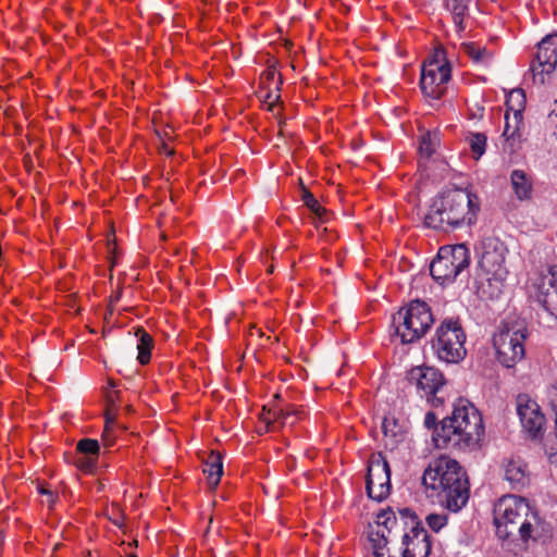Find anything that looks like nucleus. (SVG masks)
Here are the masks:
<instances>
[{"label": "nucleus", "mask_w": 557, "mask_h": 557, "mask_svg": "<svg viewBox=\"0 0 557 557\" xmlns=\"http://www.w3.org/2000/svg\"><path fill=\"white\" fill-rule=\"evenodd\" d=\"M422 484L428 498L458 512L469 500V481L459 462L447 456L433 459L425 468Z\"/></svg>", "instance_id": "f257e3e1"}, {"label": "nucleus", "mask_w": 557, "mask_h": 557, "mask_svg": "<svg viewBox=\"0 0 557 557\" xmlns=\"http://www.w3.org/2000/svg\"><path fill=\"white\" fill-rule=\"evenodd\" d=\"M479 197L468 189H448L433 198L424 216L428 227L448 231L475 223L480 211Z\"/></svg>", "instance_id": "f03ea898"}, {"label": "nucleus", "mask_w": 557, "mask_h": 557, "mask_svg": "<svg viewBox=\"0 0 557 557\" xmlns=\"http://www.w3.org/2000/svg\"><path fill=\"white\" fill-rule=\"evenodd\" d=\"M494 523L499 539L518 535L523 543L536 541L544 531L537 511L525 498L516 495L498 499L494 507Z\"/></svg>", "instance_id": "7ed1b4c3"}, {"label": "nucleus", "mask_w": 557, "mask_h": 557, "mask_svg": "<svg viewBox=\"0 0 557 557\" xmlns=\"http://www.w3.org/2000/svg\"><path fill=\"white\" fill-rule=\"evenodd\" d=\"M483 431V420L478 409L468 400L459 399L451 416L435 428L432 440L440 449H465L479 442Z\"/></svg>", "instance_id": "20e7f679"}, {"label": "nucleus", "mask_w": 557, "mask_h": 557, "mask_svg": "<svg viewBox=\"0 0 557 557\" xmlns=\"http://www.w3.org/2000/svg\"><path fill=\"white\" fill-rule=\"evenodd\" d=\"M434 319L430 307L421 300L411 301L408 307L393 315V325L401 343L419 341L430 330Z\"/></svg>", "instance_id": "39448f33"}, {"label": "nucleus", "mask_w": 557, "mask_h": 557, "mask_svg": "<svg viewBox=\"0 0 557 557\" xmlns=\"http://www.w3.org/2000/svg\"><path fill=\"white\" fill-rule=\"evenodd\" d=\"M466 334L458 320L448 318L442 321L432 339V350L446 363H458L467 355Z\"/></svg>", "instance_id": "423d86ee"}, {"label": "nucleus", "mask_w": 557, "mask_h": 557, "mask_svg": "<svg viewBox=\"0 0 557 557\" xmlns=\"http://www.w3.org/2000/svg\"><path fill=\"white\" fill-rule=\"evenodd\" d=\"M470 265V251L465 244L443 246L430 264V273L441 285L453 283Z\"/></svg>", "instance_id": "0eeeda50"}, {"label": "nucleus", "mask_w": 557, "mask_h": 557, "mask_svg": "<svg viewBox=\"0 0 557 557\" xmlns=\"http://www.w3.org/2000/svg\"><path fill=\"white\" fill-rule=\"evenodd\" d=\"M527 329L520 324L506 326L494 337L498 361L506 368L513 367L524 357Z\"/></svg>", "instance_id": "6e6552de"}, {"label": "nucleus", "mask_w": 557, "mask_h": 557, "mask_svg": "<svg viewBox=\"0 0 557 557\" xmlns=\"http://www.w3.org/2000/svg\"><path fill=\"white\" fill-rule=\"evenodd\" d=\"M391 469L387 460L381 453L374 454L369 459L366 478V491L368 496L376 502H382L391 493Z\"/></svg>", "instance_id": "1a4fd4ad"}, {"label": "nucleus", "mask_w": 557, "mask_h": 557, "mask_svg": "<svg viewBox=\"0 0 557 557\" xmlns=\"http://www.w3.org/2000/svg\"><path fill=\"white\" fill-rule=\"evenodd\" d=\"M557 69V33L545 36L537 44V51L531 63L533 82L543 85Z\"/></svg>", "instance_id": "9d476101"}, {"label": "nucleus", "mask_w": 557, "mask_h": 557, "mask_svg": "<svg viewBox=\"0 0 557 557\" xmlns=\"http://www.w3.org/2000/svg\"><path fill=\"white\" fill-rule=\"evenodd\" d=\"M450 66L447 62L432 59L422 66L420 87L431 99H440L447 89L450 81Z\"/></svg>", "instance_id": "9b49d317"}, {"label": "nucleus", "mask_w": 557, "mask_h": 557, "mask_svg": "<svg viewBox=\"0 0 557 557\" xmlns=\"http://www.w3.org/2000/svg\"><path fill=\"white\" fill-rule=\"evenodd\" d=\"M397 523L396 512L391 507H387L377 512L374 524H369L368 540L373 550V557H384L388 554L387 544L391 541L392 531L396 528Z\"/></svg>", "instance_id": "f8f14e48"}, {"label": "nucleus", "mask_w": 557, "mask_h": 557, "mask_svg": "<svg viewBox=\"0 0 557 557\" xmlns=\"http://www.w3.org/2000/svg\"><path fill=\"white\" fill-rule=\"evenodd\" d=\"M410 381L414 382L418 389L424 393L428 401L433 407H440L444 404V397L441 395L445 380L443 374L432 367H418L410 371Z\"/></svg>", "instance_id": "ddd939ff"}, {"label": "nucleus", "mask_w": 557, "mask_h": 557, "mask_svg": "<svg viewBox=\"0 0 557 557\" xmlns=\"http://www.w3.org/2000/svg\"><path fill=\"white\" fill-rule=\"evenodd\" d=\"M479 253V267L482 273H507L505 267V245L496 237H484L476 248Z\"/></svg>", "instance_id": "4468645a"}, {"label": "nucleus", "mask_w": 557, "mask_h": 557, "mask_svg": "<svg viewBox=\"0 0 557 557\" xmlns=\"http://www.w3.org/2000/svg\"><path fill=\"white\" fill-rule=\"evenodd\" d=\"M517 412L522 430L532 438L542 436L545 417L535 400L527 395H519L517 399Z\"/></svg>", "instance_id": "2eb2a0df"}, {"label": "nucleus", "mask_w": 557, "mask_h": 557, "mask_svg": "<svg viewBox=\"0 0 557 557\" xmlns=\"http://www.w3.org/2000/svg\"><path fill=\"white\" fill-rule=\"evenodd\" d=\"M534 286L537 301L549 314L557 318V265L549 267Z\"/></svg>", "instance_id": "dca6fc26"}, {"label": "nucleus", "mask_w": 557, "mask_h": 557, "mask_svg": "<svg viewBox=\"0 0 557 557\" xmlns=\"http://www.w3.org/2000/svg\"><path fill=\"white\" fill-rule=\"evenodd\" d=\"M403 544L401 557H429L431 554V542L423 528L412 527L410 534L403 535Z\"/></svg>", "instance_id": "f3484780"}, {"label": "nucleus", "mask_w": 557, "mask_h": 557, "mask_svg": "<svg viewBox=\"0 0 557 557\" xmlns=\"http://www.w3.org/2000/svg\"><path fill=\"white\" fill-rule=\"evenodd\" d=\"M507 273H478V294L483 299H498L504 293Z\"/></svg>", "instance_id": "a211bd4d"}, {"label": "nucleus", "mask_w": 557, "mask_h": 557, "mask_svg": "<svg viewBox=\"0 0 557 557\" xmlns=\"http://www.w3.org/2000/svg\"><path fill=\"white\" fill-rule=\"evenodd\" d=\"M523 116L522 111L520 109L512 110V115H510L509 110L505 113V127L503 132V137L505 138L504 151L508 153L515 152L517 146L521 140V125H522Z\"/></svg>", "instance_id": "6ab92c4d"}, {"label": "nucleus", "mask_w": 557, "mask_h": 557, "mask_svg": "<svg viewBox=\"0 0 557 557\" xmlns=\"http://www.w3.org/2000/svg\"><path fill=\"white\" fill-rule=\"evenodd\" d=\"M504 479L515 490L524 487L529 482L527 465L520 457L505 458L503 461Z\"/></svg>", "instance_id": "aec40b11"}, {"label": "nucleus", "mask_w": 557, "mask_h": 557, "mask_svg": "<svg viewBox=\"0 0 557 557\" xmlns=\"http://www.w3.org/2000/svg\"><path fill=\"white\" fill-rule=\"evenodd\" d=\"M472 0H444L445 9L450 13L457 32L465 29V21L469 16Z\"/></svg>", "instance_id": "412c9836"}, {"label": "nucleus", "mask_w": 557, "mask_h": 557, "mask_svg": "<svg viewBox=\"0 0 557 557\" xmlns=\"http://www.w3.org/2000/svg\"><path fill=\"white\" fill-rule=\"evenodd\" d=\"M512 189L520 200H527L532 194V183L524 171L513 170L510 175Z\"/></svg>", "instance_id": "4be33fe9"}, {"label": "nucleus", "mask_w": 557, "mask_h": 557, "mask_svg": "<svg viewBox=\"0 0 557 557\" xmlns=\"http://www.w3.org/2000/svg\"><path fill=\"white\" fill-rule=\"evenodd\" d=\"M203 472L207 474L209 485L215 487L223 474L222 458L219 454H210L205 463Z\"/></svg>", "instance_id": "5701e85b"}, {"label": "nucleus", "mask_w": 557, "mask_h": 557, "mask_svg": "<svg viewBox=\"0 0 557 557\" xmlns=\"http://www.w3.org/2000/svg\"><path fill=\"white\" fill-rule=\"evenodd\" d=\"M305 412L302 409L295 405H286L273 412L274 420L282 425H294L297 421L301 420Z\"/></svg>", "instance_id": "b1692460"}, {"label": "nucleus", "mask_w": 557, "mask_h": 557, "mask_svg": "<svg viewBox=\"0 0 557 557\" xmlns=\"http://www.w3.org/2000/svg\"><path fill=\"white\" fill-rule=\"evenodd\" d=\"M136 336L138 338L137 360L139 361L140 364H147L151 358V349L153 347V339H152L151 335L148 334L144 329H138L136 331Z\"/></svg>", "instance_id": "393cba45"}, {"label": "nucleus", "mask_w": 557, "mask_h": 557, "mask_svg": "<svg viewBox=\"0 0 557 557\" xmlns=\"http://www.w3.org/2000/svg\"><path fill=\"white\" fill-rule=\"evenodd\" d=\"M466 54L478 65L487 66L493 60V52L474 42L465 45Z\"/></svg>", "instance_id": "a878e982"}, {"label": "nucleus", "mask_w": 557, "mask_h": 557, "mask_svg": "<svg viewBox=\"0 0 557 557\" xmlns=\"http://www.w3.org/2000/svg\"><path fill=\"white\" fill-rule=\"evenodd\" d=\"M382 431L384 436L392 441V444L401 442L404 438V428L393 417H385L383 419Z\"/></svg>", "instance_id": "bb28decb"}, {"label": "nucleus", "mask_w": 557, "mask_h": 557, "mask_svg": "<svg viewBox=\"0 0 557 557\" xmlns=\"http://www.w3.org/2000/svg\"><path fill=\"white\" fill-rule=\"evenodd\" d=\"M486 140L487 138L483 133H470L468 136V143L475 159H480L484 154Z\"/></svg>", "instance_id": "cd10ccee"}, {"label": "nucleus", "mask_w": 557, "mask_h": 557, "mask_svg": "<svg viewBox=\"0 0 557 557\" xmlns=\"http://www.w3.org/2000/svg\"><path fill=\"white\" fill-rule=\"evenodd\" d=\"M305 205L311 210V212L317 215L319 219H322L323 214L325 213L324 208L319 203V201L315 199V197L309 193L305 191L302 196Z\"/></svg>", "instance_id": "c85d7f7f"}, {"label": "nucleus", "mask_w": 557, "mask_h": 557, "mask_svg": "<svg viewBox=\"0 0 557 557\" xmlns=\"http://www.w3.org/2000/svg\"><path fill=\"white\" fill-rule=\"evenodd\" d=\"M99 449L100 446L97 440L84 438L77 443V450L86 455L97 456Z\"/></svg>", "instance_id": "c756f323"}, {"label": "nucleus", "mask_w": 557, "mask_h": 557, "mask_svg": "<svg viewBox=\"0 0 557 557\" xmlns=\"http://www.w3.org/2000/svg\"><path fill=\"white\" fill-rule=\"evenodd\" d=\"M426 523L433 531L438 532L447 524V516L442 513H430L426 517Z\"/></svg>", "instance_id": "7c9ffc66"}, {"label": "nucleus", "mask_w": 557, "mask_h": 557, "mask_svg": "<svg viewBox=\"0 0 557 557\" xmlns=\"http://www.w3.org/2000/svg\"><path fill=\"white\" fill-rule=\"evenodd\" d=\"M547 399H548V404L552 408V411L555 414V434L557 437V387L556 386H552L548 388Z\"/></svg>", "instance_id": "2f4dec72"}, {"label": "nucleus", "mask_w": 557, "mask_h": 557, "mask_svg": "<svg viewBox=\"0 0 557 557\" xmlns=\"http://www.w3.org/2000/svg\"><path fill=\"white\" fill-rule=\"evenodd\" d=\"M434 149L435 145L432 141L431 135H423L420 141V151L426 156H431L434 152Z\"/></svg>", "instance_id": "473e14b6"}, {"label": "nucleus", "mask_w": 557, "mask_h": 557, "mask_svg": "<svg viewBox=\"0 0 557 557\" xmlns=\"http://www.w3.org/2000/svg\"><path fill=\"white\" fill-rule=\"evenodd\" d=\"M278 88L275 91H267L264 96H261L263 102L269 106V110L273 111L276 102L280 100Z\"/></svg>", "instance_id": "72a5a7b5"}, {"label": "nucleus", "mask_w": 557, "mask_h": 557, "mask_svg": "<svg viewBox=\"0 0 557 557\" xmlns=\"http://www.w3.org/2000/svg\"><path fill=\"white\" fill-rule=\"evenodd\" d=\"M398 515L400 516V518L403 520L410 519L412 522H414V520H416L414 512L409 508L398 509Z\"/></svg>", "instance_id": "f704fd0d"}, {"label": "nucleus", "mask_w": 557, "mask_h": 557, "mask_svg": "<svg viewBox=\"0 0 557 557\" xmlns=\"http://www.w3.org/2000/svg\"><path fill=\"white\" fill-rule=\"evenodd\" d=\"M436 416L433 412H428L424 418V424L428 429H432L436 425Z\"/></svg>", "instance_id": "c9c22d12"}, {"label": "nucleus", "mask_w": 557, "mask_h": 557, "mask_svg": "<svg viewBox=\"0 0 557 557\" xmlns=\"http://www.w3.org/2000/svg\"><path fill=\"white\" fill-rule=\"evenodd\" d=\"M115 418L111 416L110 413L107 414L106 418V430H104V437L110 431V428L114 424Z\"/></svg>", "instance_id": "e433bc0d"}, {"label": "nucleus", "mask_w": 557, "mask_h": 557, "mask_svg": "<svg viewBox=\"0 0 557 557\" xmlns=\"http://www.w3.org/2000/svg\"><path fill=\"white\" fill-rule=\"evenodd\" d=\"M117 397V392H111L107 395V399L110 404H114Z\"/></svg>", "instance_id": "4c0bfd02"}, {"label": "nucleus", "mask_w": 557, "mask_h": 557, "mask_svg": "<svg viewBox=\"0 0 557 557\" xmlns=\"http://www.w3.org/2000/svg\"><path fill=\"white\" fill-rule=\"evenodd\" d=\"M39 492H40L41 494H44V495H48V496L51 498V502H53V495H52V493H51L50 491H47V490H45V488H40V491H39Z\"/></svg>", "instance_id": "58836bf2"}, {"label": "nucleus", "mask_w": 557, "mask_h": 557, "mask_svg": "<svg viewBox=\"0 0 557 557\" xmlns=\"http://www.w3.org/2000/svg\"><path fill=\"white\" fill-rule=\"evenodd\" d=\"M119 299H120V294L119 293H116L115 295L111 296V302L117 301Z\"/></svg>", "instance_id": "ea45409f"}, {"label": "nucleus", "mask_w": 557, "mask_h": 557, "mask_svg": "<svg viewBox=\"0 0 557 557\" xmlns=\"http://www.w3.org/2000/svg\"><path fill=\"white\" fill-rule=\"evenodd\" d=\"M164 149H165V152H166L168 154H171V153H172V151H171L170 149H168L166 147H165Z\"/></svg>", "instance_id": "a19ab883"}, {"label": "nucleus", "mask_w": 557, "mask_h": 557, "mask_svg": "<svg viewBox=\"0 0 557 557\" xmlns=\"http://www.w3.org/2000/svg\"><path fill=\"white\" fill-rule=\"evenodd\" d=\"M109 385H110L111 387H114V386H115V384H114L112 381H109Z\"/></svg>", "instance_id": "79ce46f5"}, {"label": "nucleus", "mask_w": 557, "mask_h": 557, "mask_svg": "<svg viewBox=\"0 0 557 557\" xmlns=\"http://www.w3.org/2000/svg\"><path fill=\"white\" fill-rule=\"evenodd\" d=\"M126 557H136L134 554H127Z\"/></svg>", "instance_id": "37998d69"}, {"label": "nucleus", "mask_w": 557, "mask_h": 557, "mask_svg": "<svg viewBox=\"0 0 557 557\" xmlns=\"http://www.w3.org/2000/svg\"><path fill=\"white\" fill-rule=\"evenodd\" d=\"M269 76L273 77L274 76V72L269 73Z\"/></svg>", "instance_id": "c03bdc74"}]
</instances>
